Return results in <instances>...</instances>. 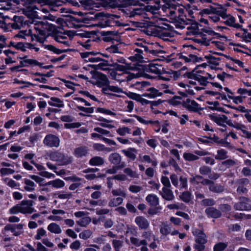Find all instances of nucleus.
<instances>
[{
	"label": "nucleus",
	"instance_id": "obj_64",
	"mask_svg": "<svg viewBox=\"0 0 251 251\" xmlns=\"http://www.w3.org/2000/svg\"><path fill=\"white\" fill-rule=\"evenodd\" d=\"M46 231L43 228H39L37 229V234L34 238L36 240H40L42 236L46 235Z\"/></svg>",
	"mask_w": 251,
	"mask_h": 251
},
{
	"label": "nucleus",
	"instance_id": "obj_49",
	"mask_svg": "<svg viewBox=\"0 0 251 251\" xmlns=\"http://www.w3.org/2000/svg\"><path fill=\"white\" fill-rule=\"evenodd\" d=\"M61 80L62 82H63L65 83V85L67 88L71 89L74 91H75V87H74V86L78 85V84H75L72 81L67 80L65 79H61Z\"/></svg>",
	"mask_w": 251,
	"mask_h": 251
},
{
	"label": "nucleus",
	"instance_id": "obj_25",
	"mask_svg": "<svg viewBox=\"0 0 251 251\" xmlns=\"http://www.w3.org/2000/svg\"><path fill=\"white\" fill-rule=\"evenodd\" d=\"M209 8H204L201 10L199 12V15L201 17L203 16L204 14L206 15H210V14H216L217 15L218 10L216 7H213V6L210 5L209 6Z\"/></svg>",
	"mask_w": 251,
	"mask_h": 251
},
{
	"label": "nucleus",
	"instance_id": "obj_62",
	"mask_svg": "<svg viewBox=\"0 0 251 251\" xmlns=\"http://www.w3.org/2000/svg\"><path fill=\"white\" fill-rule=\"evenodd\" d=\"M35 211L34 208L32 207H24L21 205V213L22 214H31Z\"/></svg>",
	"mask_w": 251,
	"mask_h": 251
},
{
	"label": "nucleus",
	"instance_id": "obj_38",
	"mask_svg": "<svg viewBox=\"0 0 251 251\" xmlns=\"http://www.w3.org/2000/svg\"><path fill=\"white\" fill-rule=\"evenodd\" d=\"M112 14L105 13L104 12H100L97 13L93 19L100 20L101 18H106L107 19H111Z\"/></svg>",
	"mask_w": 251,
	"mask_h": 251
},
{
	"label": "nucleus",
	"instance_id": "obj_3",
	"mask_svg": "<svg viewBox=\"0 0 251 251\" xmlns=\"http://www.w3.org/2000/svg\"><path fill=\"white\" fill-rule=\"evenodd\" d=\"M35 38L37 42L42 44V46L45 49H47L50 51H52L54 53H55L56 54H60L62 53L73 51L74 50L72 49H59L56 48L55 47L52 45L44 44L43 43L45 40V38L40 37L38 35H35Z\"/></svg>",
	"mask_w": 251,
	"mask_h": 251
},
{
	"label": "nucleus",
	"instance_id": "obj_61",
	"mask_svg": "<svg viewBox=\"0 0 251 251\" xmlns=\"http://www.w3.org/2000/svg\"><path fill=\"white\" fill-rule=\"evenodd\" d=\"M228 98L229 99H231L233 100V102L237 104L238 102L240 103H242L243 102V97L242 96H232L230 95H227Z\"/></svg>",
	"mask_w": 251,
	"mask_h": 251
},
{
	"label": "nucleus",
	"instance_id": "obj_42",
	"mask_svg": "<svg viewBox=\"0 0 251 251\" xmlns=\"http://www.w3.org/2000/svg\"><path fill=\"white\" fill-rule=\"evenodd\" d=\"M54 70H50V71L48 72L46 74L41 73L40 72H30L29 73L30 74L35 75V76H44V77H50L53 75V73H54Z\"/></svg>",
	"mask_w": 251,
	"mask_h": 251
},
{
	"label": "nucleus",
	"instance_id": "obj_30",
	"mask_svg": "<svg viewBox=\"0 0 251 251\" xmlns=\"http://www.w3.org/2000/svg\"><path fill=\"white\" fill-rule=\"evenodd\" d=\"M133 117L135 118L138 122H139L140 123L144 124V125H148V124H151V125H154L155 124H158L159 121L156 120V121H153V120H144L142 117L137 115H133L132 116Z\"/></svg>",
	"mask_w": 251,
	"mask_h": 251
},
{
	"label": "nucleus",
	"instance_id": "obj_41",
	"mask_svg": "<svg viewBox=\"0 0 251 251\" xmlns=\"http://www.w3.org/2000/svg\"><path fill=\"white\" fill-rule=\"evenodd\" d=\"M124 94L126 95L129 99L135 100L138 102L140 97H142V95L132 92H124Z\"/></svg>",
	"mask_w": 251,
	"mask_h": 251
},
{
	"label": "nucleus",
	"instance_id": "obj_1",
	"mask_svg": "<svg viewBox=\"0 0 251 251\" xmlns=\"http://www.w3.org/2000/svg\"><path fill=\"white\" fill-rule=\"evenodd\" d=\"M38 24L39 25H42V27L47 29L48 31H51L52 33L50 34V36L56 42L63 44L67 47L70 46L71 44L69 41L59 40V39H66L67 38L66 36L58 35V33H59L60 31L57 29L56 26L55 25L48 22H40Z\"/></svg>",
	"mask_w": 251,
	"mask_h": 251
},
{
	"label": "nucleus",
	"instance_id": "obj_22",
	"mask_svg": "<svg viewBox=\"0 0 251 251\" xmlns=\"http://www.w3.org/2000/svg\"><path fill=\"white\" fill-rule=\"evenodd\" d=\"M104 163V159L100 156H98L92 157L89 161V164L91 166H100L103 164Z\"/></svg>",
	"mask_w": 251,
	"mask_h": 251
},
{
	"label": "nucleus",
	"instance_id": "obj_10",
	"mask_svg": "<svg viewBox=\"0 0 251 251\" xmlns=\"http://www.w3.org/2000/svg\"><path fill=\"white\" fill-rule=\"evenodd\" d=\"M143 0H122L119 3H113L115 6L118 7H126L129 6L144 5Z\"/></svg>",
	"mask_w": 251,
	"mask_h": 251
},
{
	"label": "nucleus",
	"instance_id": "obj_13",
	"mask_svg": "<svg viewBox=\"0 0 251 251\" xmlns=\"http://www.w3.org/2000/svg\"><path fill=\"white\" fill-rule=\"evenodd\" d=\"M135 223L140 229H147L150 226L148 220L142 216L136 217L135 219Z\"/></svg>",
	"mask_w": 251,
	"mask_h": 251
},
{
	"label": "nucleus",
	"instance_id": "obj_40",
	"mask_svg": "<svg viewBox=\"0 0 251 251\" xmlns=\"http://www.w3.org/2000/svg\"><path fill=\"white\" fill-rule=\"evenodd\" d=\"M147 91L150 92V93H145L142 95V97H147L150 99H154L155 98V92H156V88L154 87H151L147 90Z\"/></svg>",
	"mask_w": 251,
	"mask_h": 251
},
{
	"label": "nucleus",
	"instance_id": "obj_14",
	"mask_svg": "<svg viewBox=\"0 0 251 251\" xmlns=\"http://www.w3.org/2000/svg\"><path fill=\"white\" fill-rule=\"evenodd\" d=\"M205 213L208 218L217 219L221 217L222 213L219 210L214 207L206 208Z\"/></svg>",
	"mask_w": 251,
	"mask_h": 251
},
{
	"label": "nucleus",
	"instance_id": "obj_20",
	"mask_svg": "<svg viewBox=\"0 0 251 251\" xmlns=\"http://www.w3.org/2000/svg\"><path fill=\"white\" fill-rule=\"evenodd\" d=\"M146 200L151 206L156 207L159 205V198L154 194H150L148 195L146 198Z\"/></svg>",
	"mask_w": 251,
	"mask_h": 251
},
{
	"label": "nucleus",
	"instance_id": "obj_32",
	"mask_svg": "<svg viewBox=\"0 0 251 251\" xmlns=\"http://www.w3.org/2000/svg\"><path fill=\"white\" fill-rule=\"evenodd\" d=\"M197 69L195 68L191 72H187L183 75L184 77H187L189 79L197 80L199 75H197L196 73Z\"/></svg>",
	"mask_w": 251,
	"mask_h": 251
},
{
	"label": "nucleus",
	"instance_id": "obj_43",
	"mask_svg": "<svg viewBox=\"0 0 251 251\" xmlns=\"http://www.w3.org/2000/svg\"><path fill=\"white\" fill-rule=\"evenodd\" d=\"M124 172L128 176L132 178H138L139 175L135 171L130 168H126L124 170Z\"/></svg>",
	"mask_w": 251,
	"mask_h": 251
},
{
	"label": "nucleus",
	"instance_id": "obj_5",
	"mask_svg": "<svg viewBox=\"0 0 251 251\" xmlns=\"http://www.w3.org/2000/svg\"><path fill=\"white\" fill-rule=\"evenodd\" d=\"M190 25L187 27V31L186 32L185 34L187 36H197L198 33L200 31V27H201L202 25L199 23L198 22L193 19H186Z\"/></svg>",
	"mask_w": 251,
	"mask_h": 251
},
{
	"label": "nucleus",
	"instance_id": "obj_27",
	"mask_svg": "<svg viewBox=\"0 0 251 251\" xmlns=\"http://www.w3.org/2000/svg\"><path fill=\"white\" fill-rule=\"evenodd\" d=\"M24 183L25 186H24V189L28 192H33L34 191V187L36 186L35 183L32 180L25 178Z\"/></svg>",
	"mask_w": 251,
	"mask_h": 251
},
{
	"label": "nucleus",
	"instance_id": "obj_36",
	"mask_svg": "<svg viewBox=\"0 0 251 251\" xmlns=\"http://www.w3.org/2000/svg\"><path fill=\"white\" fill-rule=\"evenodd\" d=\"M227 246V243L218 242L214 246L213 251H224Z\"/></svg>",
	"mask_w": 251,
	"mask_h": 251
},
{
	"label": "nucleus",
	"instance_id": "obj_53",
	"mask_svg": "<svg viewBox=\"0 0 251 251\" xmlns=\"http://www.w3.org/2000/svg\"><path fill=\"white\" fill-rule=\"evenodd\" d=\"M76 107L79 111L84 112L85 113H89V114L93 113L94 111V107H85L82 106L76 105Z\"/></svg>",
	"mask_w": 251,
	"mask_h": 251
},
{
	"label": "nucleus",
	"instance_id": "obj_52",
	"mask_svg": "<svg viewBox=\"0 0 251 251\" xmlns=\"http://www.w3.org/2000/svg\"><path fill=\"white\" fill-rule=\"evenodd\" d=\"M201 204L204 206H210L215 204V201L212 199H205L201 201Z\"/></svg>",
	"mask_w": 251,
	"mask_h": 251
},
{
	"label": "nucleus",
	"instance_id": "obj_16",
	"mask_svg": "<svg viewBox=\"0 0 251 251\" xmlns=\"http://www.w3.org/2000/svg\"><path fill=\"white\" fill-rule=\"evenodd\" d=\"M109 162L115 166L121 165L123 162H122V157L121 155L117 152L111 153L108 157Z\"/></svg>",
	"mask_w": 251,
	"mask_h": 251
},
{
	"label": "nucleus",
	"instance_id": "obj_54",
	"mask_svg": "<svg viewBox=\"0 0 251 251\" xmlns=\"http://www.w3.org/2000/svg\"><path fill=\"white\" fill-rule=\"evenodd\" d=\"M28 177L34 180L37 183H38L40 186H43V181L45 180V179L36 175H29Z\"/></svg>",
	"mask_w": 251,
	"mask_h": 251
},
{
	"label": "nucleus",
	"instance_id": "obj_55",
	"mask_svg": "<svg viewBox=\"0 0 251 251\" xmlns=\"http://www.w3.org/2000/svg\"><path fill=\"white\" fill-rule=\"evenodd\" d=\"M113 1V0H101L100 2H98L96 4H99L97 7H99L100 6L106 7L108 6H111L112 5V2Z\"/></svg>",
	"mask_w": 251,
	"mask_h": 251
},
{
	"label": "nucleus",
	"instance_id": "obj_11",
	"mask_svg": "<svg viewBox=\"0 0 251 251\" xmlns=\"http://www.w3.org/2000/svg\"><path fill=\"white\" fill-rule=\"evenodd\" d=\"M192 233L193 235L195 236V241L196 243H207V236L203 230L196 228Z\"/></svg>",
	"mask_w": 251,
	"mask_h": 251
},
{
	"label": "nucleus",
	"instance_id": "obj_37",
	"mask_svg": "<svg viewBox=\"0 0 251 251\" xmlns=\"http://www.w3.org/2000/svg\"><path fill=\"white\" fill-rule=\"evenodd\" d=\"M87 66L94 69V71H98V70H100L103 71H106L107 70H109V68L104 67V65L100 63L99 64H88Z\"/></svg>",
	"mask_w": 251,
	"mask_h": 251
},
{
	"label": "nucleus",
	"instance_id": "obj_6",
	"mask_svg": "<svg viewBox=\"0 0 251 251\" xmlns=\"http://www.w3.org/2000/svg\"><path fill=\"white\" fill-rule=\"evenodd\" d=\"M43 143L48 147H58L59 146L60 139L55 135L49 134L44 138Z\"/></svg>",
	"mask_w": 251,
	"mask_h": 251
},
{
	"label": "nucleus",
	"instance_id": "obj_35",
	"mask_svg": "<svg viewBox=\"0 0 251 251\" xmlns=\"http://www.w3.org/2000/svg\"><path fill=\"white\" fill-rule=\"evenodd\" d=\"M126 166L125 162H123L121 165L114 166L111 169H108L106 171V173L108 174H115L117 171L124 168Z\"/></svg>",
	"mask_w": 251,
	"mask_h": 251
},
{
	"label": "nucleus",
	"instance_id": "obj_50",
	"mask_svg": "<svg viewBox=\"0 0 251 251\" xmlns=\"http://www.w3.org/2000/svg\"><path fill=\"white\" fill-rule=\"evenodd\" d=\"M211 168L207 166H202L199 169V172L202 175H208L211 172Z\"/></svg>",
	"mask_w": 251,
	"mask_h": 251
},
{
	"label": "nucleus",
	"instance_id": "obj_26",
	"mask_svg": "<svg viewBox=\"0 0 251 251\" xmlns=\"http://www.w3.org/2000/svg\"><path fill=\"white\" fill-rule=\"evenodd\" d=\"M48 230L51 233L59 234L62 230L60 226L55 223H51L48 226Z\"/></svg>",
	"mask_w": 251,
	"mask_h": 251
},
{
	"label": "nucleus",
	"instance_id": "obj_8",
	"mask_svg": "<svg viewBox=\"0 0 251 251\" xmlns=\"http://www.w3.org/2000/svg\"><path fill=\"white\" fill-rule=\"evenodd\" d=\"M233 208L236 210L250 211L251 210V204L249 203L248 198L243 197L240 201L234 203Z\"/></svg>",
	"mask_w": 251,
	"mask_h": 251
},
{
	"label": "nucleus",
	"instance_id": "obj_39",
	"mask_svg": "<svg viewBox=\"0 0 251 251\" xmlns=\"http://www.w3.org/2000/svg\"><path fill=\"white\" fill-rule=\"evenodd\" d=\"M183 158L185 160L188 161H193L199 159V157L198 156L190 152L184 153L183 154Z\"/></svg>",
	"mask_w": 251,
	"mask_h": 251
},
{
	"label": "nucleus",
	"instance_id": "obj_47",
	"mask_svg": "<svg viewBox=\"0 0 251 251\" xmlns=\"http://www.w3.org/2000/svg\"><path fill=\"white\" fill-rule=\"evenodd\" d=\"M24 14L26 16L28 19L31 20L38 18L37 12L33 10L25 11Z\"/></svg>",
	"mask_w": 251,
	"mask_h": 251
},
{
	"label": "nucleus",
	"instance_id": "obj_18",
	"mask_svg": "<svg viewBox=\"0 0 251 251\" xmlns=\"http://www.w3.org/2000/svg\"><path fill=\"white\" fill-rule=\"evenodd\" d=\"M88 148L86 146H80L74 150V155L76 158H81L88 154Z\"/></svg>",
	"mask_w": 251,
	"mask_h": 251
},
{
	"label": "nucleus",
	"instance_id": "obj_4",
	"mask_svg": "<svg viewBox=\"0 0 251 251\" xmlns=\"http://www.w3.org/2000/svg\"><path fill=\"white\" fill-rule=\"evenodd\" d=\"M181 105L183 107L189 112L198 113L200 115L201 114L200 111L204 109V108L201 107L197 102L190 99H187L186 100H183Z\"/></svg>",
	"mask_w": 251,
	"mask_h": 251
},
{
	"label": "nucleus",
	"instance_id": "obj_21",
	"mask_svg": "<svg viewBox=\"0 0 251 251\" xmlns=\"http://www.w3.org/2000/svg\"><path fill=\"white\" fill-rule=\"evenodd\" d=\"M48 104L52 106L63 108L64 106L63 101L56 97H51L50 100L48 101Z\"/></svg>",
	"mask_w": 251,
	"mask_h": 251
},
{
	"label": "nucleus",
	"instance_id": "obj_17",
	"mask_svg": "<svg viewBox=\"0 0 251 251\" xmlns=\"http://www.w3.org/2000/svg\"><path fill=\"white\" fill-rule=\"evenodd\" d=\"M111 67H113L116 71H126L127 70H135L136 67H132L131 64H127L126 66L120 65L117 63H111Z\"/></svg>",
	"mask_w": 251,
	"mask_h": 251
},
{
	"label": "nucleus",
	"instance_id": "obj_34",
	"mask_svg": "<svg viewBox=\"0 0 251 251\" xmlns=\"http://www.w3.org/2000/svg\"><path fill=\"white\" fill-rule=\"evenodd\" d=\"M179 197L185 203H188L192 199V194L189 191H185L182 192Z\"/></svg>",
	"mask_w": 251,
	"mask_h": 251
},
{
	"label": "nucleus",
	"instance_id": "obj_29",
	"mask_svg": "<svg viewBox=\"0 0 251 251\" xmlns=\"http://www.w3.org/2000/svg\"><path fill=\"white\" fill-rule=\"evenodd\" d=\"M122 152L127 158L131 160H134L135 159L136 155L134 152H136V151L135 149L130 148L127 150H122Z\"/></svg>",
	"mask_w": 251,
	"mask_h": 251
},
{
	"label": "nucleus",
	"instance_id": "obj_31",
	"mask_svg": "<svg viewBox=\"0 0 251 251\" xmlns=\"http://www.w3.org/2000/svg\"><path fill=\"white\" fill-rule=\"evenodd\" d=\"M208 117L211 120L214 122L218 126L223 127H227L226 125L223 124L221 117H217L214 114H209Z\"/></svg>",
	"mask_w": 251,
	"mask_h": 251
},
{
	"label": "nucleus",
	"instance_id": "obj_57",
	"mask_svg": "<svg viewBox=\"0 0 251 251\" xmlns=\"http://www.w3.org/2000/svg\"><path fill=\"white\" fill-rule=\"evenodd\" d=\"M208 77L206 76H203L201 75H199L198 79L196 81H198L201 85L203 86H206L207 83H210L207 81Z\"/></svg>",
	"mask_w": 251,
	"mask_h": 251
},
{
	"label": "nucleus",
	"instance_id": "obj_12",
	"mask_svg": "<svg viewBox=\"0 0 251 251\" xmlns=\"http://www.w3.org/2000/svg\"><path fill=\"white\" fill-rule=\"evenodd\" d=\"M159 65L156 63H150L148 65L142 66L143 70L147 72L153 73L156 75L161 74V70L157 67Z\"/></svg>",
	"mask_w": 251,
	"mask_h": 251
},
{
	"label": "nucleus",
	"instance_id": "obj_23",
	"mask_svg": "<svg viewBox=\"0 0 251 251\" xmlns=\"http://www.w3.org/2000/svg\"><path fill=\"white\" fill-rule=\"evenodd\" d=\"M143 56L141 54H135L134 55L130 56L128 59L133 62H136L133 67H136L135 70H138L137 66H140L139 63L143 62Z\"/></svg>",
	"mask_w": 251,
	"mask_h": 251
},
{
	"label": "nucleus",
	"instance_id": "obj_44",
	"mask_svg": "<svg viewBox=\"0 0 251 251\" xmlns=\"http://www.w3.org/2000/svg\"><path fill=\"white\" fill-rule=\"evenodd\" d=\"M228 19L225 21H220L221 23L224 24L227 26L232 27L233 26V24L236 22V19L234 17L231 15L228 17Z\"/></svg>",
	"mask_w": 251,
	"mask_h": 251
},
{
	"label": "nucleus",
	"instance_id": "obj_48",
	"mask_svg": "<svg viewBox=\"0 0 251 251\" xmlns=\"http://www.w3.org/2000/svg\"><path fill=\"white\" fill-rule=\"evenodd\" d=\"M97 112H100L101 113H103L106 115H108L110 116H114L116 115V113L111 111V110L101 107H98L96 109Z\"/></svg>",
	"mask_w": 251,
	"mask_h": 251
},
{
	"label": "nucleus",
	"instance_id": "obj_58",
	"mask_svg": "<svg viewBox=\"0 0 251 251\" xmlns=\"http://www.w3.org/2000/svg\"><path fill=\"white\" fill-rule=\"evenodd\" d=\"M92 42V40L91 39L87 40L85 42H82L80 41H77V44L81 46L83 48H84L85 49L89 50L91 49V47L92 45L91 44V43Z\"/></svg>",
	"mask_w": 251,
	"mask_h": 251
},
{
	"label": "nucleus",
	"instance_id": "obj_2",
	"mask_svg": "<svg viewBox=\"0 0 251 251\" xmlns=\"http://www.w3.org/2000/svg\"><path fill=\"white\" fill-rule=\"evenodd\" d=\"M90 73L92 75V78L97 80L95 85L98 87L101 88L105 85L110 84V81L107 75L102 73L96 71H91Z\"/></svg>",
	"mask_w": 251,
	"mask_h": 251
},
{
	"label": "nucleus",
	"instance_id": "obj_9",
	"mask_svg": "<svg viewBox=\"0 0 251 251\" xmlns=\"http://www.w3.org/2000/svg\"><path fill=\"white\" fill-rule=\"evenodd\" d=\"M69 17V21L72 23L74 27L75 28H80L84 26V25L81 24V23L87 24L88 23V21H91L92 19H93V17H89L82 18H78L73 16H70Z\"/></svg>",
	"mask_w": 251,
	"mask_h": 251
},
{
	"label": "nucleus",
	"instance_id": "obj_15",
	"mask_svg": "<svg viewBox=\"0 0 251 251\" xmlns=\"http://www.w3.org/2000/svg\"><path fill=\"white\" fill-rule=\"evenodd\" d=\"M162 191V192L160 191L159 193L164 200L170 201L175 199L173 192L171 189L168 188L163 187Z\"/></svg>",
	"mask_w": 251,
	"mask_h": 251
},
{
	"label": "nucleus",
	"instance_id": "obj_7",
	"mask_svg": "<svg viewBox=\"0 0 251 251\" xmlns=\"http://www.w3.org/2000/svg\"><path fill=\"white\" fill-rule=\"evenodd\" d=\"M23 228V225L22 224H7L2 229L1 233L3 234H5L6 231H10L13 234V235L15 236H18L21 235L23 232L17 231L16 229L22 230Z\"/></svg>",
	"mask_w": 251,
	"mask_h": 251
},
{
	"label": "nucleus",
	"instance_id": "obj_24",
	"mask_svg": "<svg viewBox=\"0 0 251 251\" xmlns=\"http://www.w3.org/2000/svg\"><path fill=\"white\" fill-rule=\"evenodd\" d=\"M228 157L227 151L223 149H221L217 151V154L215 156L216 160H223Z\"/></svg>",
	"mask_w": 251,
	"mask_h": 251
},
{
	"label": "nucleus",
	"instance_id": "obj_45",
	"mask_svg": "<svg viewBox=\"0 0 251 251\" xmlns=\"http://www.w3.org/2000/svg\"><path fill=\"white\" fill-rule=\"evenodd\" d=\"M98 32V31L95 30L91 31H84L83 32L77 34V35L82 38H91V35H96Z\"/></svg>",
	"mask_w": 251,
	"mask_h": 251
},
{
	"label": "nucleus",
	"instance_id": "obj_33",
	"mask_svg": "<svg viewBox=\"0 0 251 251\" xmlns=\"http://www.w3.org/2000/svg\"><path fill=\"white\" fill-rule=\"evenodd\" d=\"M123 202V199L121 197L113 198L111 199L108 203V205L110 207H116L118 205H121Z\"/></svg>",
	"mask_w": 251,
	"mask_h": 251
},
{
	"label": "nucleus",
	"instance_id": "obj_56",
	"mask_svg": "<svg viewBox=\"0 0 251 251\" xmlns=\"http://www.w3.org/2000/svg\"><path fill=\"white\" fill-rule=\"evenodd\" d=\"M171 7L173 9L177 10L179 13L178 16L184 17L186 18V19H187L186 15L185 14V9L184 8H181L179 5H173L172 6H171Z\"/></svg>",
	"mask_w": 251,
	"mask_h": 251
},
{
	"label": "nucleus",
	"instance_id": "obj_46",
	"mask_svg": "<svg viewBox=\"0 0 251 251\" xmlns=\"http://www.w3.org/2000/svg\"><path fill=\"white\" fill-rule=\"evenodd\" d=\"M92 233V231L89 229L84 230L79 234V237L81 239L87 240L90 237Z\"/></svg>",
	"mask_w": 251,
	"mask_h": 251
},
{
	"label": "nucleus",
	"instance_id": "obj_63",
	"mask_svg": "<svg viewBox=\"0 0 251 251\" xmlns=\"http://www.w3.org/2000/svg\"><path fill=\"white\" fill-rule=\"evenodd\" d=\"M171 228L167 224L163 225L160 229V233L164 235H167L170 233Z\"/></svg>",
	"mask_w": 251,
	"mask_h": 251
},
{
	"label": "nucleus",
	"instance_id": "obj_59",
	"mask_svg": "<svg viewBox=\"0 0 251 251\" xmlns=\"http://www.w3.org/2000/svg\"><path fill=\"white\" fill-rule=\"evenodd\" d=\"M65 182L62 180L57 178L54 180L53 187L55 188H61L65 186Z\"/></svg>",
	"mask_w": 251,
	"mask_h": 251
},
{
	"label": "nucleus",
	"instance_id": "obj_51",
	"mask_svg": "<svg viewBox=\"0 0 251 251\" xmlns=\"http://www.w3.org/2000/svg\"><path fill=\"white\" fill-rule=\"evenodd\" d=\"M15 170L11 168H2L0 169V174L1 176L13 174Z\"/></svg>",
	"mask_w": 251,
	"mask_h": 251
},
{
	"label": "nucleus",
	"instance_id": "obj_60",
	"mask_svg": "<svg viewBox=\"0 0 251 251\" xmlns=\"http://www.w3.org/2000/svg\"><path fill=\"white\" fill-rule=\"evenodd\" d=\"M91 221V219L89 217H86L77 222V224L81 226H85L90 223Z\"/></svg>",
	"mask_w": 251,
	"mask_h": 251
},
{
	"label": "nucleus",
	"instance_id": "obj_19",
	"mask_svg": "<svg viewBox=\"0 0 251 251\" xmlns=\"http://www.w3.org/2000/svg\"><path fill=\"white\" fill-rule=\"evenodd\" d=\"M57 154V161L60 162L63 165H67L72 163V159L71 157L66 155L64 153L59 152Z\"/></svg>",
	"mask_w": 251,
	"mask_h": 251
},
{
	"label": "nucleus",
	"instance_id": "obj_28",
	"mask_svg": "<svg viewBox=\"0 0 251 251\" xmlns=\"http://www.w3.org/2000/svg\"><path fill=\"white\" fill-rule=\"evenodd\" d=\"M208 189L210 191L217 193H222L224 191L223 186L218 184H215L213 181V183L208 186Z\"/></svg>",
	"mask_w": 251,
	"mask_h": 251
}]
</instances>
